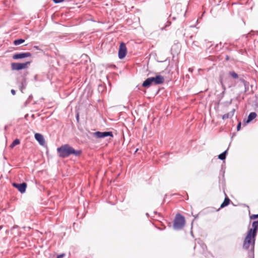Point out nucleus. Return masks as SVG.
<instances>
[{
    "mask_svg": "<svg viewBox=\"0 0 258 258\" xmlns=\"http://www.w3.org/2000/svg\"><path fill=\"white\" fill-rule=\"evenodd\" d=\"M126 54V48L123 43H121L119 46L118 51V57L120 59L123 58Z\"/></svg>",
    "mask_w": 258,
    "mask_h": 258,
    "instance_id": "obj_6",
    "label": "nucleus"
},
{
    "mask_svg": "<svg viewBox=\"0 0 258 258\" xmlns=\"http://www.w3.org/2000/svg\"><path fill=\"white\" fill-rule=\"evenodd\" d=\"M234 110L233 109L231 112H230L227 114H224L223 116V119H225L228 118L229 117H232L234 115Z\"/></svg>",
    "mask_w": 258,
    "mask_h": 258,
    "instance_id": "obj_13",
    "label": "nucleus"
},
{
    "mask_svg": "<svg viewBox=\"0 0 258 258\" xmlns=\"http://www.w3.org/2000/svg\"><path fill=\"white\" fill-rule=\"evenodd\" d=\"M227 153V150L222 153V154H220L218 156V158L221 160H224L226 158V155Z\"/></svg>",
    "mask_w": 258,
    "mask_h": 258,
    "instance_id": "obj_17",
    "label": "nucleus"
},
{
    "mask_svg": "<svg viewBox=\"0 0 258 258\" xmlns=\"http://www.w3.org/2000/svg\"><path fill=\"white\" fill-rule=\"evenodd\" d=\"M229 74L234 79H237L238 78V75L234 72H230Z\"/></svg>",
    "mask_w": 258,
    "mask_h": 258,
    "instance_id": "obj_18",
    "label": "nucleus"
},
{
    "mask_svg": "<svg viewBox=\"0 0 258 258\" xmlns=\"http://www.w3.org/2000/svg\"><path fill=\"white\" fill-rule=\"evenodd\" d=\"M164 77L159 74H157L155 77H150L146 80L143 84L145 87H148L151 85H158L162 84L164 81Z\"/></svg>",
    "mask_w": 258,
    "mask_h": 258,
    "instance_id": "obj_3",
    "label": "nucleus"
},
{
    "mask_svg": "<svg viewBox=\"0 0 258 258\" xmlns=\"http://www.w3.org/2000/svg\"><path fill=\"white\" fill-rule=\"evenodd\" d=\"M55 3H59L60 2H62L64 0H53Z\"/></svg>",
    "mask_w": 258,
    "mask_h": 258,
    "instance_id": "obj_21",
    "label": "nucleus"
},
{
    "mask_svg": "<svg viewBox=\"0 0 258 258\" xmlns=\"http://www.w3.org/2000/svg\"><path fill=\"white\" fill-rule=\"evenodd\" d=\"M258 218V214L257 215H252L250 216V219H255Z\"/></svg>",
    "mask_w": 258,
    "mask_h": 258,
    "instance_id": "obj_20",
    "label": "nucleus"
},
{
    "mask_svg": "<svg viewBox=\"0 0 258 258\" xmlns=\"http://www.w3.org/2000/svg\"><path fill=\"white\" fill-rule=\"evenodd\" d=\"M255 236L247 232L244 240L243 248L246 250L253 252Z\"/></svg>",
    "mask_w": 258,
    "mask_h": 258,
    "instance_id": "obj_2",
    "label": "nucleus"
},
{
    "mask_svg": "<svg viewBox=\"0 0 258 258\" xmlns=\"http://www.w3.org/2000/svg\"><path fill=\"white\" fill-rule=\"evenodd\" d=\"M64 255V254H59V255H58L57 256V257L56 258H62Z\"/></svg>",
    "mask_w": 258,
    "mask_h": 258,
    "instance_id": "obj_23",
    "label": "nucleus"
},
{
    "mask_svg": "<svg viewBox=\"0 0 258 258\" xmlns=\"http://www.w3.org/2000/svg\"><path fill=\"white\" fill-rule=\"evenodd\" d=\"M256 116V114L255 112H251L249 114L248 116V118L246 122H244V124L245 125L246 123H249L251 120L254 119Z\"/></svg>",
    "mask_w": 258,
    "mask_h": 258,
    "instance_id": "obj_12",
    "label": "nucleus"
},
{
    "mask_svg": "<svg viewBox=\"0 0 258 258\" xmlns=\"http://www.w3.org/2000/svg\"><path fill=\"white\" fill-rule=\"evenodd\" d=\"M240 127H241V122H239L238 125H237V131H239L240 129Z\"/></svg>",
    "mask_w": 258,
    "mask_h": 258,
    "instance_id": "obj_22",
    "label": "nucleus"
},
{
    "mask_svg": "<svg viewBox=\"0 0 258 258\" xmlns=\"http://www.w3.org/2000/svg\"><path fill=\"white\" fill-rule=\"evenodd\" d=\"M94 136L99 138H103L107 136L112 137L111 132H97L93 133Z\"/></svg>",
    "mask_w": 258,
    "mask_h": 258,
    "instance_id": "obj_8",
    "label": "nucleus"
},
{
    "mask_svg": "<svg viewBox=\"0 0 258 258\" xmlns=\"http://www.w3.org/2000/svg\"><path fill=\"white\" fill-rule=\"evenodd\" d=\"M229 202L230 200L228 198H226L223 203L221 204L220 207L222 208L227 206L229 204Z\"/></svg>",
    "mask_w": 258,
    "mask_h": 258,
    "instance_id": "obj_14",
    "label": "nucleus"
},
{
    "mask_svg": "<svg viewBox=\"0 0 258 258\" xmlns=\"http://www.w3.org/2000/svg\"><path fill=\"white\" fill-rule=\"evenodd\" d=\"M11 93H12L13 95H15L16 94V92L14 90H12Z\"/></svg>",
    "mask_w": 258,
    "mask_h": 258,
    "instance_id": "obj_24",
    "label": "nucleus"
},
{
    "mask_svg": "<svg viewBox=\"0 0 258 258\" xmlns=\"http://www.w3.org/2000/svg\"><path fill=\"white\" fill-rule=\"evenodd\" d=\"M78 118H79V116L78 115L77 116V119L78 120Z\"/></svg>",
    "mask_w": 258,
    "mask_h": 258,
    "instance_id": "obj_25",
    "label": "nucleus"
},
{
    "mask_svg": "<svg viewBox=\"0 0 258 258\" xmlns=\"http://www.w3.org/2000/svg\"><path fill=\"white\" fill-rule=\"evenodd\" d=\"M31 56V54L29 52L21 53L16 54L13 55V58L15 59L23 58L24 57H29Z\"/></svg>",
    "mask_w": 258,
    "mask_h": 258,
    "instance_id": "obj_10",
    "label": "nucleus"
},
{
    "mask_svg": "<svg viewBox=\"0 0 258 258\" xmlns=\"http://www.w3.org/2000/svg\"><path fill=\"white\" fill-rule=\"evenodd\" d=\"M35 138L39 142L40 145L43 146L45 144V140L41 134L36 133L35 134Z\"/></svg>",
    "mask_w": 258,
    "mask_h": 258,
    "instance_id": "obj_11",
    "label": "nucleus"
},
{
    "mask_svg": "<svg viewBox=\"0 0 258 258\" xmlns=\"http://www.w3.org/2000/svg\"><path fill=\"white\" fill-rule=\"evenodd\" d=\"M60 157L62 158L67 157L71 154H74L76 156H79L81 154L80 150H75L72 147L68 145H64L57 149Z\"/></svg>",
    "mask_w": 258,
    "mask_h": 258,
    "instance_id": "obj_1",
    "label": "nucleus"
},
{
    "mask_svg": "<svg viewBox=\"0 0 258 258\" xmlns=\"http://www.w3.org/2000/svg\"><path fill=\"white\" fill-rule=\"evenodd\" d=\"M29 64V62L26 63H12L11 64L12 68L15 70H20L27 68V65Z\"/></svg>",
    "mask_w": 258,
    "mask_h": 258,
    "instance_id": "obj_5",
    "label": "nucleus"
},
{
    "mask_svg": "<svg viewBox=\"0 0 258 258\" xmlns=\"http://www.w3.org/2000/svg\"><path fill=\"white\" fill-rule=\"evenodd\" d=\"M13 186L16 187L21 193H24L26 190L27 185L25 183L21 184L13 183Z\"/></svg>",
    "mask_w": 258,
    "mask_h": 258,
    "instance_id": "obj_9",
    "label": "nucleus"
},
{
    "mask_svg": "<svg viewBox=\"0 0 258 258\" xmlns=\"http://www.w3.org/2000/svg\"><path fill=\"white\" fill-rule=\"evenodd\" d=\"M257 230H258V221H254L252 224V228H250L248 230V233L256 236Z\"/></svg>",
    "mask_w": 258,
    "mask_h": 258,
    "instance_id": "obj_7",
    "label": "nucleus"
},
{
    "mask_svg": "<svg viewBox=\"0 0 258 258\" xmlns=\"http://www.w3.org/2000/svg\"><path fill=\"white\" fill-rule=\"evenodd\" d=\"M24 41H25V40L24 39H18V40H16L14 41V44L16 45H20V44H22Z\"/></svg>",
    "mask_w": 258,
    "mask_h": 258,
    "instance_id": "obj_19",
    "label": "nucleus"
},
{
    "mask_svg": "<svg viewBox=\"0 0 258 258\" xmlns=\"http://www.w3.org/2000/svg\"><path fill=\"white\" fill-rule=\"evenodd\" d=\"M20 144V141L18 139H16L13 141L12 144L11 145L10 147L11 148H14L16 145H17Z\"/></svg>",
    "mask_w": 258,
    "mask_h": 258,
    "instance_id": "obj_16",
    "label": "nucleus"
},
{
    "mask_svg": "<svg viewBox=\"0 0 258 258\" xmlns=\"http://www.w3.org/2000/svg\"><path fill=\"white\" fill-rule=\"evenodd\" d=\"M224 79H225V76L224 75H222L220 76V83H221V84L222 85L223 89L225 90L226 88L224 85Z\"/></svg>",
    "mask_w": 258,
    "mask_h": 258,
    "instance_id": "obj_15",
    "label": "nucleus"
},
{
    "mask_svg": "<svg viewBox=\"0 0 258 258\" xmlns=\"http://www.w3.org/2000/svg\"><path fill=\"white\" fill-rule=\"evenodd\" d=\"M185 224V219L184 218L180 215V214H177L176 216L175 219L174 220L173 227L175 229H181L184 225Z\"/></svg>",
    "mask_w": 258,
    "mask_h": 258,
    "instance_id": "obj_4",
    "label": "nucleus"
}]
</instances>
